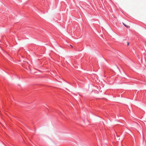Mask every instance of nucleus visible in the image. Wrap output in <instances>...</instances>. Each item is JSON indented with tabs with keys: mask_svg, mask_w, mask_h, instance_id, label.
<instances>
[{
	"mask_svg": "<svg viewBox=\"0 0 146 146\" xmlns=\"http://www.w3.org/2000/svg\"><path fill=\"white\" fill-rule=\"evenodd\" d=\"M116 121H117L118 122H119V123H120V121H118L117 120H116Z\"/></svg>",
	"mask_w": 146,
	"mask_h": 146,
	"instance_id": "obj_4",
	"label": "nucleus"
},
{
	"mask_svg": "<svg viewBox=\"0 0 146 146\" xmlns=\"http://www.w3.org/2000/svg\"><path fill=\"white\" fill-rule=\"evenodd\" d=\"M86 119V120H87V121H88V122H88V119Z\"/></svg>",
	"mask_w": 146,
	"mask_h": 146,
	"instance_id": "obj_5",
	"label": "nucleus"
},
{
	"mask_svg": "<svg viewBox=\"0 0 146 146\" xmlns=\"http://www.w3.org/2000/svg\"><path fill=\"white\" fill-rule=\"evenodd\" d=\"M129 42H128L127 43V45L128 46V45H129Z\"/></svg>",
	"mask_w": 146,
	"mask_h": 146,
	"instance_id": "obj_2",
	"label": "nucleus"
},
{
	"mask_svg": "<svg viewBox=\"0 0 146 146\" xmlns=\"http://www.w3.org/2000/svg\"><path fill=\"white\" fill-rule=\"evenodd\" d=\"M70 46H71V47L72 48H73V46L72 45H70Z\"/></svg>",
	"mask_w": 146,
	"mask_h": 146,
	"instance_id": "obj_3",
	"label": "nucleus"
},
{
	"mask_svg": "<svg viewBox=\"0 0 146 146\" xmlns=\"http://www.w3.org/2000/svg\"><path fill=\"white\" fill-rule=\"evenodd\" d=\"M123 24L124 25V26H125L126 28H129L130 27L129 26V25H126V24H124V23H123Z\"/></svg>",
	"mask_w": 146,
	"mask_h": 146,
	"instance_id": "obj_1",
	"label": "nucleus"
}]
</instances>
